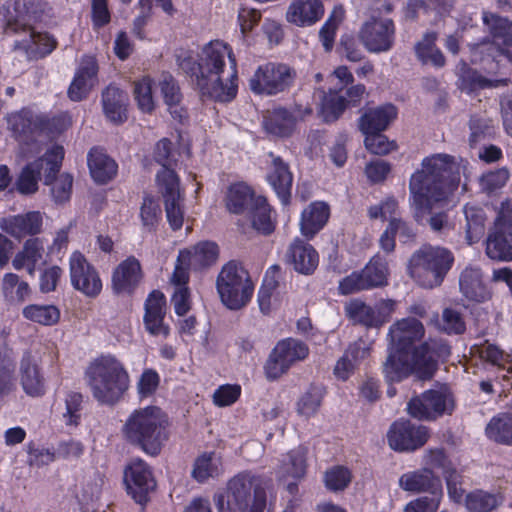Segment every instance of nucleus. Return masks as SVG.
<instances>
[{
    "label": "nucleus",
    "instance_id": "54",
    "mask_svg": "<svg viewBox=\"0 0 512 512\" xmlns=\"http://www.w3.org/2000/svg\"><path fill=\"white\" fill-rule=\"evenodd\" d=\"M344 18V9L341 6L335 7L329 18L324 23L319 32V37L326 51L333 47L335 33L338 25Z\"/></svg>",
    "mask_w": 512,
    "mask_h": 512
},
{
    "label": "nucleus",
    "instance_id": "35",
    "mask_svg": "<svg viewBox=\"0 0 512 512\" xmlns=\"http://www.w3.org/2000/svg\"><path fill=\"white\" fill-rule=\"evenodd\" d=\"M269 156L272 159L271 169L268 173V181L275 190L277 196L280 198L283 204L289 202L291 195V188L293 182L292 173L289 170V166L285 163L281 157L270 153Z\"/></svg>",
    "mask_w": 512,
    "mask_h": 512
},
{
    "label": "nucleus",
    "instance_id": "23",
    "mask_svg": "<svg viewBox=\"0 0 512 512\" xmlns=\"http://www.w3.org/2000/svg\"><path fill=\"white\" fill-rule=\"evenodd\" d=\"M127 492L139 504L147 502L148 494L156 482L148 465L142 459H134L124 471Z\"/></svg>",
    "mask_w": 512,
    "mask_h": 512
},
{
    "label": "nucleus",
    "instance_id": "33",
    "mask_svg": "<svg viewBox=\"0 0 512 512\" xmlns=\"http://www.w3.org/2000/svg\"><path fill=\"white\" fill-rule=\"evenodd\" d=\"M370 349V345L363 340H358L349 345L343 356L337 361L334 367V375L338 379L346 381L370 355Z\"/></svg>",
    "mask_w": 512,
    "mask_h": 512
},
{
    "label": "nucleus",
    "instance_id": "22",
    "mask_svg": "<svg viewBox=\"0 0 512 512\" xmlns=\"http://www.w3.org/2000/svg\"><path fill=\"white\" fill-rule=\"evenodd\" d=\"M365 93L363 84L353 85L345 90L329 89L328 93L320 91L322 100L320 104V113L325 122L336 121L347 108L348 105H354L359 102Z\"/></svg>",
    "mask_w": 512,
    "mask_h": 512
},
{
    "label": "nucleus",
    "instance_id": "27",
    "mask_svg": "<svg viewBox=\"0 0 512 512\" xmlns=\"http://www.w3.org/2000/svg\"><path fill=\"white\" fill-rule=\"evenodd\" d=\"M166 315V299L162 292L152 291L145 301V314L143 317L146 330L153 336L166 338L170 329L164 323Z\"/></svg>",
    "mask_w": 512,
    "mask_h": 512
},
{
    "label": "nucleus",
    "instance_id": "60",
    "mask_svg": "<svg viewBox=\"0 0 512 512\" xmlns=\"http://www.w3.org/2000/svg\"><path fill=\"white\" fill-rule=\"evenodd\" d=\"M134 96L139 109L143 112L149 113L154 109V100L152 96V80L149 77H144L135 82Z\"/></svg>",
    "mask_w": 512,
    "mask_h": 512
},
{
    "label": "nucleus",
    "instance_id": "7",
    "mask_svg": "<svg viewBox=\"0 0 512 512\" xmlns=\"http://www.w3.org/2000/svg\"><path fill=\"white\" fill-rule=\"evenodd\" d=\"M155 160L162 166L157 173V181L164 200L167 220L173 230L183 225V196L179 179L171 168L173 165L172 142L166 138L158 141L154 151Z\"/></svg>",
    "mask_w": 512,
    "mask_h": 512
},
{
    "label": "nucleus",
    "instance_id": "53",
    "mask_svg": "<svg viewBox=\"0 0 512 512\" xmlns=\"http://www.w3.org/2000/svg\"><path fill=\"white\" fill-rule=\"evenodd\" d=\"M23 315L28 320L42 324L54 325L58 322L60 312L53 305H29L23 309Z\"/></svg>",
    "mask_w": 512,
    "mask_h": 512
},
{
    "label": "nucleus",
    "instance_id": "63",
    "mask_svg": "<svg viewBox=\"0 0 512 512\" xmlns=\"http://www.w3.org/2000/svg\"><path fill=\"white\" fill-rule=\"evenodd\" d=\"M509 179V171L500 168L484 173L480 178V187L487 193L495 192L505 186Z\"/></svg>",
    "mask_w": 512,
    "mask_h": 512
},
{
    "label": "nucleus",
    "instance_id": "8",
    "mask_svg": "<svg viewBox=\"0 0 512 512\" xmlns=\"http://www.w3.org/2000/svg\"><path fill=\"white\" fill-rule=\"evenodd\" d=\"M453 263L454 255L449 249L423 245L412 254L408 273L417 284L431 289L442 284Z\"/></svg>",
    "mask_w": 512,
    "mask_h": 512
},
{
    "label": "nucleus",
    "instance_id": "21",
    "mask_svg": "<svg viewBox=\"0 0 512 512\" xmlns=\"http://www.w3.org/2000/svg\"><path fill=\"white\" fill-rule=\"evenodd\" d=\"M389 446L395 451H414L422 447L429 439L426 426L416 425L409 420L394 422L388 433Z\"/></svg>",
    "mask_w": 512,
    "mask_h": 512
},
{
    "label": "nucleus",
    "instance_id": "13",
    "mask_svg": "<svg viewBox=\"0 0 512 512\" xmlns=\"http://www.w3.org/2000/svg\"><path fill=\"white\" fill-rule=\"evenodd\" d=\"M63 158V147L54 145L42 157L27 163L16 180L17 191L23 195L34 194L38 190L42 174L45 177V184H49L50 178L59 172Z\"/></svg>",
    "mask_w": 512,
    "mask_h": 512
},
{
    "label": "nucleus",
    "instance_id": "58",
    "mask_svg": "<svg viewBox=\"0 0 512 512\" xmlns=\"http://www.w3.org/2000/svg\"><path fill=\"white\" fill-rule=\"evenodd\" d=\"M439 330L447 334H462L465 329V322L460 312L452 308H446L441 318L437 321Z\"/></svg>",
    "mask_w": 512,
    "mask_h": 512
},
{
    "label": "nucleus",
    "instance_id": "47",
    "mask_svg": "<svg viewBox=\"0 0 512 512\" xmlns=\"http://www.w3.org/2000/svg\"><path fill=\"white\" fill-rule=\"evenodd\" d=\"M255 196L253 190L245 183H236L229 187L226 194V207L235 214L242 213L253 206Z\"/></svg>",
    "mask_w": 512,
    "mask_h": 512
},
{
    "label": "nucleus",
    "instance_id": "49",
    "mask_svg": "<svg viewBox=\"0 0 512 512\" xmlns=\"http://www.w3.org/2000/svg\"><path fill=\"white\" fill-rule=\"evenodd\" d=\"M466 219V241L472 245L480 240L485 229V213L482 208L467 204L463 208Z\"/></svg>",
    "mask_w": 512,
    "mask_h": 512
},
{
    "label": "nucleus",
    "instance_id": "15",
    "mask_svg": "<svg viewBox=\"0 0 512 512\" xmlns=\"http://www.w3.org/2000/svg\"><path fill=\"white\" fill-rule=\"evenodd\" d=\"M296 78V71L283 63L260 65L249 80L251 91L259 95H277L289 89Z\"/></svg>",
    "mask_w": 512,
    "mask_h": 512
},
{
    "label": "nucleus",
    "instance_id": "51",
    "mask_svg": "<svg viewBox=\"0 0 512 512\" xmlns=\"http://www.w3.org/2000/svg\"><path fill=\"white\" fill-rule=\"evenodd\" d=\"M502 502L498 494L475 490L465 497V506L470 512H491Z\"/></svg>",
    "mask_w": 512,
    "mask_h": 512
},
{
    "label": "nucleus",
    "instance_id": "61",
    "mask_svg": "<svg viewBox=\"0 0 512 512\" xmlns=\"http://www.w3.org/2000/svg\"><path fill=\"white\" fill-rule=\"evenodd\" d=\"M324 481L331 491L344 490L351 481V473L343 466H335L326 471Z\"/></svg>",
    "mask_w": 512,
    "mask_h": 512
},
{
    "label": "nucleus",
    "instance_id": "44",
    "mask_svg": "<svg viewBox=\"0 0 512 512\" xmlns=\"http://www.w3.org/2000/svg\"><path fill=\"white\" fill-rule=\"evenodd\" d=\"M346 316L355 324L366 327H380L383 319L376 313L374 307L359 299H353L345 305Z\"/></svg>",
    "mask_w": 512,
    "mask_h": 512
},
{
    "label": "nucleus",
    "instance_id": "1",
    "mask_svg": "<svg viewBox=\"0 0 512 512\" xmlns=\"http://www.w3.org/2000/svg\"><path fill=\"white\" fill-rule=\"evenodd\" d=\"M44 6L42 0H9L0 11L5 35L14 38L13 50L28 60L46 57L57 45L48 33L34 27L41 19Z\"/></svg>",
    "mask_w": 512,
    "mask_h": 512
},
{
    "label": "nucleus",
    "instance_id": "29",
    "mask_svg": "<svg viewBox=\"0 0 512 512\" xmlns=\"http://www.w3.org/2000/svg\"><path fill=\"white\" fill-rule=\"evenodd\" d=\"M399 487L412 493L427 492L432 495L443 493L440 479L427 467L401 475Z\"/></svg>",
    "mask_w": 512,
    "mask_h": 512
},
{
    "label": "nucleus",
    "instance_id": "5",
    "mask_svg": "<svg viewBox=\"0 0 512 512\" xmlns=\"http://www.w3.org/2000/svg\"><path fill=\"white\" fill-rule=\"evenodd\" d=\"M167 415L156 406L134 410L126 419L125 439L151 456L158 455L169 437Z\"/></svg>",
    "mask_w": 512,
    "mask_h": 512
},
{
    "label": "nucleus",
    "instance_id": "11",
    "mask_svg": "<svg viewBox=\"0 0 512 512\" xmlns=\"http://www.w3.org/2000/svg\"><path fill=\"white\" fill-rule=\"evenodd\" d=\"M216 288L221 302L231 310L246 306L254 291L248 272L236 261H229L222 267Z\"/></svg>",
    "mask_w": 512,
    "mask_h": 512
},
{
    "label": "nucleus",
    "instance_id": "3",
    "mask_svg": "<svg viewBox=\"0 0 512 512\" xmlns=\"http://www.w3.org/2000/svg\"><path fill=\"white\" fill-rule=\"evenodd\" d=\"M483 21L492 35L489 50L493 54L500 77L483 76L478 71L463 65L460 69L458 86L462 91L472 93L480 89L497 88L508 85L512 78V22L491 13H484Z\"/></svg>",
    "mask_w": 512,
    "mask_h": 512
},
{
    "label": "nucleus",
    "instance_id": "24",
    "mask_svg": "<svg viewBox=\"0 0 512 512\" xmlns=\"http://www.w3.org/2000/svg\"><path fill=\"white\" fill-rule=\"evenodd\" d=\"M313 109L310 105L302 106L295 104L294 111L290 112L285 108L279 107L268 112L264 120V127L270 134L287 137L289 136L296 124V120L303 119L311 115Z\"/></svg>",
    "mask_w": 512,
    "mask_h": 512
},
{
    "label": "nucleus",
    "instance_id": "62",
    "mask_svg": "<svg viewBox=\"0 0 512 512\" xmlns=\"http://www.w3.org/2000/svg\"><path fill=\"white\" fill-rule=\"evenodd\" d=\"M365 135V147L373 154L386 155L396 149L395 142L389 141L388 138L380 132H371Z\"/></svg>",
    "mask_w": 512,
    "mask_h": 512
},
{
    "label": "nucleus",
    "instance_id": "43",
    "mask_svg": "<svg viewBox=\"0 0 512 512\" xmlns=\"http://www.w3.org/2000/svg\"><path fill=\"white\" fill-rule=\"evenodd\" d=\"M306 448L299 446L285 455L277 470L279 480L301 479L306 473Z\"/></svg>",
    "mask_w": 512,
    "mask_h": 512
},
{
    "label": "nucleus",
    "instance_id": "12",
    "mask_svg": "<svg viewBox=\"0 0 512 512\" xmlns=\"http://www.w3.org/2000/svg\"><path fill=\"white\" fill-rule=\"evenodd\" d=\"M8 129L13 136L23 142L21 153L29 158L30 154H38L42 148L37 139L41 132L48 126L49 119L44 114H36L30 109L23 108L20 111L7 115Z\"/></svg>",
    "mask_w": 512,
    "mask_h": 512
},
{
    "label": "nucleus",
    "instance_id": "46",
    "mask_svg": "<svg viewBox=\"0 0 512 512\" xmlns=\"http://www.w3.org/2000/svg\"><path fill=\"white\" fill-rule=\"evenodd\" d=\"M249 210L252 227L256 231L265 235L274 231L275 220L265 197L258 196Z\"/></svg>",
    "mask_w": 512,
    "mask_h": 512
},
{
    "label": "nucleus",
    "instance_id": "18",
    "mask_svg": "<svg viewBox=\"0 0 512 512\" xmlns=\"http://www.w3.org/2000/svg\"><path fill=\"white\" fill-rule=\"evenodd\" d=\"M486 255L497 261H512V204H501L493 228L486 239Z\"/></svg>",
    "mask_w": 512,
    "mask_h": 512
},
{
    "label": "nucleus",
    "instance_id": "9",
    "mask_svg": "<svg viewBox=\"0 0 512 512\" xmlns=\"http://www.w3.org/2000/svg\"><path fill=\"white\" fill-rule=\"evenodd\" d=\"M450 353V346L445 341L429 340L413 351L410 364L395 368L390 359L387 364V374L393 381H402L410 375H415L420 380H428L436 371L437 361L447 359Z\"/></svg>",
    "mask_w": 512,
    "mask_h": 512
},
{
    "label": "nucleus",
    "instance_id": "59",
    "mask_svg": "<svg viewBox=\"0 0 512 512\" xmlns=\"http://www.w3.org/2000/svg\"><path fill=\"white\" fill-rule=\"evenodd\" d=\"M73 178L69 174H61L58 177L53 175L50 178L51 195L55 203L62 204L67 202L72 193Z\"/></svg>",
    "mask_w": 512,
    "mask_h": 512
},
{
    "label": "nucleus",
    "instance_id": "55",
    "mask_svg": "<svg viewBox=\"0 0 512 512\" xmlns=\"http://www.w3.org/2000/svg\"><path fill=\"white\" fill-rule=\"evenodd\" d=\"M344 18V9L341 6L335 7L329 18L324 23L319 32V37L326 51L333 47L335 33L338 25Z\"/></svg>",
    "mask_w": 512,
    "mask_h": 512
},
{
    "label": "nucleus",
    "instance_id": "17",
    "mask_svg": "<svg viewBox=\"0 0 512 512\" xmlns=\"http://www.w3.org/2000/svg\"><path fill=\"white\" fill-rule=\"evenodd\" d=\"M454 397L447 386L425 391L412 398L407 405L408 413L419 420H434L454 410Z\"/></svg>",
    "mask_w": 512,
    "mask_h": 512
},
{
    "label": "nucleus",
    "instance_id": "20",
    "mask_svg": "<svg viewBox=\"0 0 512 512\" xmlns=\"http://www.w3.org/2000/svg\"><path fill=\"white\" fill-rule=\"evenodd\" d=\"M359 37L368 51L387 52L391 50L395 41L394 23L389 18L373 17L362 25Z\"/></svg>",
    "mask_w": 512,
    "mask_h": 512
},
{
    "label": "nucleus",
    "instance_id": "2",
    "mask_svg": "<svg viewBox=\"0 0 512 512\" xmlns=\"http://www.w3.org/2000/svg\"><path fill=\"white\" fill-rule=\"evenodd\" d=\"M459 175L460 163L454 156L439 153L424 158L421 169L410 178L412 205L423 211L446 200L457 187Z\"/></svg>",
    "mask_w": 512,
    "mask_h": 512
},
{
    "label": "nucleus",
    "instance_id": "64",
    "mask_svg": "<svg viewBox=\"0 0 512 512\" xmlns=\"http://www.w3.org/2000/svg\"><path fill=\"white\" fill-rule=\"evenodd\" d=\"M322 390L317 387L309 389L298 402V412L306 417L316 413L322 401Z\"/></svg>",
    "mask_w": 512,
    "mask_h": 512
},
{
    "label": "nucleus",
    "instance_id": "50",
    "mask_svg": "<svg viewBox=\"0 0 512 512\" xmlns=\"http://www.w3.org/2000/svg\"><path fill=\"white\" fill-rule=\"evenodd\" d=\"M436 39V33H426L422 40L415 45V53L417 58L423 64L430 63L435 67H443L445 64V58L442 52L435 45Z\"/></svg>",
    "mask_w": 512,
    "mask_h": 512
},
{
    "label": "nucleus",
    "instance_id": "4",
    "mask_svg": "<svg viewBox=\"0 0 512 512\" xmlns=\"http://www.w3.org/2000/svg\"><path fill=\"white\" fill-rule=\"evenodd\" d=\"M197 87L203 95L219 102H229L237 94V62L231 48L222 41H212L197 61Z\"/></svg>",
    "mask_w": 512,
    "mask_h": 512
},
{
    "label": "nucleus",
    "instance_id": "6",
    "mask_svg": "<svg viewBox=\"0 0 512 512\" xmlns=\"http://www.w3.org/2000/svg\"><path fill=\"white\" fill-rule=\"evenodd\" d=\"M85 380L92 396L100 403H117L129 388L130 378L123 363L113 355H101L85 370Z\"/></svg>",
    "mask_w": 512,
    "mask_h": 512
},
{
    "label": "nucleus",
    "instance_id": "25",
    "mask_svg": "<svg viewBox=\"0 0 512 512\" xmlns=\"http://www.w3.org/2000/svg\"><path fill=\"white\" fill-rule=\"evenodd\" d=\"M143 278L140 261L129 256L121 261L112 273V290L117 295H130Z\"/></svg>",
    "mask_w": 512,
    "mask_h": 512
},
{
    "label": "nucleus",
    "instance_id": "45",
    "mask_svg": "<svg viewBox=\"0 0 512 512\" xmlns=\"http://www.w3.org/2000/svg\"><path fill=\"white\" fill-rule=\"evenodd\" d=\"M158 85L171 115L182 121L185 118V111L179 107L182 95L176 80L169 73H163Z\"/></svg>",
    "mask_w": 512,
    "mask_h": 512
},
{
    "label": "nucleus",
    "instance_id": "38",
    "mask_svg": "<svg viewBox=\"0 0 512 512\" xmlns=\"http://www.w3.org/2000/svg\"><path fill=\"white\" fill-rule=\"evenodd\" d=\"M180 260L192 267V270H201L213 265L219 255L218 246L214 242H200L197 245L180 250Z\"/></svg>",
    "mask_w": 512,
    "mask_h": 512
},
{
    "label": "nucleus",
    "instance_id": "41",
    "mask_svg": "<svg viewBox=\"0 0 512 512\" xmlns=\"http://www.w3.org/2000/svg\"><path fill=\"white\" fill-rule=\"evenodd\" d=\"M223 472L221 457L215 452H204L194 461L191 476L199 483H204L210 478H217Z\"/></svg>",
    "mask_w": 512,
    "mask_h": 512
},
{
    "label": "nucleus",
    "instance_id": "40",
    "mask_svg": "<svg viewBox=\"0 0 512 512\" xmlns=\"http://www.w3.org/2000/svg\"><path fill=\"white\" fill-rule=\"evenodd\" d=\"M88 167L95 182L105 184L112 180L118 165L110 156L98 149H92L88 155Z\"/></svg>",
    "mask_w": 512,
    "mask_h": 512
},
{
    "label": "nucleus",
    "instance_id": "32",
    "mask_svg": "<svg viewBox=\"0 0 512 512\" xmlns=\"http://www.w3.org/2000/svg\"><path fill=\"white\" fill-rule=\"evenodd\" d=\"M45 241L43 238L32 237L26 240L22 249L12 260L14 269H25L30 275L44 263Z\"/></svg>",
    "mask_w": 512,
    "mask_h": 512
},
{
    "label": "nucleus",
    "instance_id": "30",
    "mask_svg": "<svg viewBox=\"0 0 512 512\" xmlns=\"http://www.w3.org/2000/svg\"><path fill=\"white\" fill-rule=\"evenodd\" d=\"M286 261L295 271L309 275L317 268L319 256L310 244L296 238L287 249Z\"/></svg>",
    "mask_w": 512,
    "mask_h": 512
},
{
    "label": "nucleus",
    "instance_id": "52",
    "mask_svg": "<svg viewBox=\"0 0 512 512\" xmlns=\"http://www.w3.org/2000/svg\"><path fill=\"white\" fill-rule=\"evenodd\" d=\"M162 218V210L158 201L152 195H145L140 207L142 227L147 232L156 230Z\"/></svg>",
    "mask_w": 512,
    "mask_h": 512
},
{
    "label": "nucleus",
    "instance_id": "39",
    "mask_svg": "<svg viewBox=\"0 0 512 512\" xmlns=\"http://www.w3.org/2000/svg\"><path fill=\"white\" fill-rule=\"evenodd\" d=\"M397 109L392 104L367 110L359 120V127L363 134L384 131L396 118Z\"/></svg>",
    "mask_w": 512,
    "mask_h": 512
},
{
    "label": "nucleus",
    "instance_id": "37",
    "mask_svg": "<svg viewBox=\"0 0 512 512\" xmlns=\"http://www.w3.org/2000/svg\"><path fill=\"white\" fill-rule=\"evenodd\" d=\"M20 381L26 394L38 397L45 392V383L36 359L25 353L20 362Z\"/></svg>",
    "mask_w": 512,
    "mask_h": 512
},
{
    "label": "nucleus",
    "instance_id": "56",
    "mask_svg": "<svg viewBox=\"0 0 512 512\" xmlns=\"http://www.w3.org/2000/svg\"><path fill=\"white\" fill-rule=\"evenodd\" d=\"M65 409L62 419L67 426H77L81 419L83 396L78 392H69L65 396Z\"/></svg>",
    "mask_w": 512,
    "mask_h": 512
},
{
    "label": "nucleus",
    "instance_id": "57",
    "mask_svg": "<svg viewBox=\"0 0 512 512\" xmlns=\"http://www.w3.org/2000/svg\"><path fill=\"white\" fill-rule=\"evenodd\" d=\"M15 387V364L12 359L0 353V398L10 394Z\"/></svg>",
    "mask_w": 512,
    "mask_h": 512
},
{
    "label": "nucleus",
    "instance_id": "26",
    "mask_svg": "<svg viewBox=\"0 0 512 512\" xmlns=\"http://www.w3.org/2000/svg\"><path fill=\"white\" fill-rule=\"evenodd\" d=\"M459 290L470 302L483 303L491 298L482 269L477 265H467L459 274Z\"/></svg>",
    "mask_w": 512,
    "mask_h": 512
},
{
    "label": "nucleus",
    "instance_id": "14",
    "mask_svg": "<svg viewBox=\"0 0 512 512\" xmlns=\"http://www.w3.org/2000/svg\"><path fill=\"white\" fill-rule=\"evenodd\" d=\"M270 489V481L252 475L250 473H241L232 478L228 483L227 507L235 510L236 506L239 512L244 509H250L256 502V494L260 492L263 495L265 503V512H270L271 503H267V491Z\"/></svg>",
    "mask_w": 512,
    "mask_h": 512
},
{
    "label": "nucleus",
    "instance_id": "48",
    "mask_svg": "<svg viewBox=\"0 0 512 512\" xmlns=\"http://www.w3.org/2000/svg\"><path fill=\"white\" fill-rule=\"evenodd\" d=\"M361 273L368 289L383 287L388 284V262L380 255L372 257Z\"/></svg>",
    "mask_w": 512,
    "mask_h": 512
},
{
    "label": "nucleus",
    "instance_id": "28",
    "mask_svg": "<svg viewBox=\"0 0 512 512\" xmlns=\"http://www.w3.org/2000/svg\"><path fill=\"white\" fill-rule=\"evenodd\" d=\"M42 226L43 215L39 211H29L0 220V229L16 239L39 234Z\"/></svg>",
    "mask_w": 512,
    "mask_h": 512
},
{
    "label": "nucleus",
    "instance_id": "36",
    "mask_svg": "<svg viewBox=\"0 0 512 512\" xmlns=\"http://www.w3.org/2000/svg\"><path fill=\"white\" fill-rule=\"evenodd\" d=\"M324 14L320 0H294L287 11V20L298 26H310L319 21Z\"/></svg>",
    "mask_w": 512,
    "mask_h": 512
},
{
    "label": "nucleus",
    "instance_id": "19",
    "mask_svg": "<svg viewBox=\"0 0 512 512\" xmlns=\"http://www.w3.org/2000/svg\"><path fill=\"white\" fill-rule=\"evenodd\" d=\"M69 273L75 290L90 298L101 293L102 281L98 271L79 251H74L69 258Z\"/></svg>",
    "mask_w": 512,
    "mask_h": 512
},
{
    "label": "nucleus",
    "instance_id": "42",
    "mask_svg": "<svg viewBox=\"0 0 512 512\" xmlns=\"http://www.w3.org/2000/svg\"><path fill=\"white\" fill-rule=\"evenodd\" d=\"M485 434L491 441L512 446V412H500L486 425Z\"/></svg>",
    "mask_w": 512,
    "mask_h": 512
},
{
    "label": "nucleus",
    "instance_id": "31",
    "mask_svg": "<svg viewBox=\"0 0 512 512\" xmlns=\"http://www.w3.org/2000/svg\"><path fill=\"white\" fill-rule=\"evenodd\" d=\"M330 217V207L323 201L310 203L301 213L300 232L306 239H312L324 228Z\"/></svg>",
    "mask_w": 512,
    "mask_h": 512
},
{
    "label": "nucleus",
    "instance_id": "10",
    "mask_svg": "<svg viewBox=\"0 0 512 512\" xmlns=\"http://www.w3.org/2000/svg\"><path fill=\"white\" fill-rule=\"evenodd\" d=\"M425 333L424 326L416 318H404L394 323L388 333L390 347L388 356L383 364V373L388 382H394L387 374V364L391 359L395 368L412 363V353L418 347L414 344L420 341Z\"/></svg>",
    "mask_w": 512,
    "mask_h": 512
},
{
    "label": "nucleus",
    "instance_id": "34",
    "mask_svg": "<svg viewBox=\"0 0 512 512\" xmlns=\"http://www.w3.org/2000/svg\"><path fill=\"white\" fill-rule=\"evenodd\" d=\"M127 94L115 85H109L102 92V108L105 117L114 124L127 120Z\"/></svg>",
    "mask_w": 512,
    "mask_h": 512
},
{
    "label": "nucleus",
    "instance_id": "16",
    "mask_svg": "<svg viewBox=\"0 0 512 512\" xmlns=\"http://www.w3.org/2000/svg\"><path fill=\"white\" fill-rule=\"evenodd\" d=\"M308 355L309 347L301 340L286 338L279 341L265 362L264 373L266 378L270 381L280 378L295 364L304 361Z\"/></svg>",
    "mask_w": 512,
    "mask_h": 512
}]
</instances>
